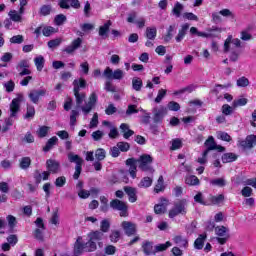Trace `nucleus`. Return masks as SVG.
<instances>
[{"mask_svg":"<svg viewBox=\"0 0 256 256\" xmlns=\"http://www.w3.org/2000/svg\"><path fill=\"white\" fill-rule=\"evenodd\" d=\"M23 94H18L16 98L10 103V115L8 118H5L4 123L8 127H13L15 119H17V114L21 111V103L24 101Z\"/></svg>","mask_w":256,"mask_h":256,"instance_id":"nucleus-1","label":"nucleus"},{"mask_svg":"<svg viewBox=\"0 0 256 256\" xmlns=\"http://www.w3.org/2000/svg\"><path fill=\"white\" fill-rule=\"evenodd\" d=\"M187 207H189V201L187 199L176 201L174 207L169 211L170 219L177 217V215H187Z\"/></svg>","mask_w":256,"mask_h":256,"instance_id":"nucleus-2","label":"nucleus"},{"mask_svg":"<svg viewBox=\"0 0 256 256\" xmlns=\"http://www.w3.org/2000/svg\"><path fill=\"white\" fill-rule=\"evenodd\" d=\"M136 161L141 171H144L145 173H151V175L155 173V169H153V166H151V164L153 163V157H151V155L144 154L140 156V158Z\"/></svg>","mask_w":256,"mask_h":256,"instance_id":"nucleus-3","label":"nucleus"},{"mask_svg":"<svg viewBox=\"0 0 256 256\" xmlns=\"http://www.w3.org/2000/svg\"><path fill=\"white\" fill-rule=\"evenodd\" d=\"M68 161H70V163H76L73 179H79L81 171H83V158L79 157L77 154L69 153Z\"/></svg>","mask_w":256,"mask_h":256,"instance_id":"nucleus-4","label":"nucleus"},{"mask_svg":"<svg viewBox=\"0 0 256 256\" xmlns=\"http://www.w3.org/2000/svg\"><path fill=\"white\" fill-rule=\"evenodd\" d=\"M110 207L114 211H120V217H129V206H127L126 202L114 199L110 202Z\"/></svg>","mask_w":256,"mask_h":256,"instance_id":"nucleus-5","label":"nucleus"},{"mask_svg":"<svg viewBox=\"0 0 256 256\" xmlns=\"http://www.w3.org/2000/svg\"><path fill=\"white\" fill-rule=\"evenodd\" d=\"M103 77H105V79H109V81L113 79L116 81H121V79L125 77V72H123L121 69H116L113 71V69L110 67H106L103 72Z\"/></svg>","mask_w":256,"mask_h":256,"instance_id":"nucleus-6","label":"nucleus"},{"mask_svg":"<svg viewBox=\"0 0 256 256\" xmlns=\"http://www.w3.org/2000/svg\"><path fill=\"white\" fill-rule=\"evenodd\" d=\"M205 145L207 149L203 152L204 157H207V155H209V152L214 151L215 149L219 151V153H223V151H225V147L219 146L217 145V143H215V138H213V136H210L206 140Z\"/></svg>","mask_w":256,"mask_h":256,"instance_id":"nucleus-7","label":"nucleus"},{"mask_svg":"<svg viewBox=\"0 0 256 256\" xmlns=\"http://www.w3.org/2000/svg\"><path fill=\"white\" fill-rule=\"evenodd\" d=\"M121 227L127 237H133L137 233V224L131 221H123Z\"/></svg>","mask_w":256,"mask_h":256,"instance_id":"nucleus-8","label":"nucleus"},{"mask_svg":"<svg viewBox=\"0 0 256 256\" xmlns=\"http://www.w3.org/2000/svg\"><path fill=\"white\" fill-rule=\"evenodd\" d=\"M60 9H81V2L79 0H60L58 3Z\"/></svg>","mask_w":256,"mask_h":256,"instance_id":"nucleus-9","label":"nucleus"},{"mask_svg":"<svg viewBox=\"0 0 256 256\" xmlns=\"http://www.w3.org/2000/svg\"><path fill=\"white\" fill-rule=\"evenodd\" d=\"M45 95H47V90H45V89H38V90L34 89V90L30 91V93L28 94V97L32 101V103L37 105V103H39L40 97H45Z\"/></svg>","mask_w":256,"mask_h":256,"instance_id":"nucleus-10","label":"nucleus"},{"mask_svg":"<svg viewBox=\"0 0 256 256\" xmlns=\"http://www.w3.org/2000/svg\"><path fill=\"white\" fill-rule=\"evenodd\" d=\"M81 45H83V38H76L64 49V52L68 55H73V53H75V51H77Z\"/></svg>","mask_w":256,"mask_h":256,"instance_id":"nucleus-11","label":"nucleus"},{"mask_svg":"<svg viewBox=\"0 0 256 256\" xmlns=\"http://www.w3.org/2000/svg\"><path fill=\"white\" fill-rule=\"evenodd\" d=\"M95 103H97V94L93 92L89 97L88 103H86L85 106H82L81 110L85 115H88V113H91L93 107H95Z\"/></svg>","mask_w":256,"mask_h":256,"instance_id":"nucleus-12","label":"nucleus"},{"mask_svg":"<svg viewBox=\"0 0 256 256\" xmlns=\"http://www.w3.org/2000/svg\"><path fill=\"white\" fill-rule=\"evenodd\" d=\"M46 169L48 173H53L54 175L59 173L61 169V164L57 160L48 159L46 161Z\"/></svg>","mask_w":256,"mask_h":256,"instance_id":"nucleus-13","label":"nucleus"},{"mask_svg":"<svg viewBox=\"0 0 256 256\" xmlns=\"http://www.w3.org/2000/svg\"><path fill=\"white\" fill-rule=\"evenodd\" d=\"M154 123H161L165 115H167V109L165 106H160L159 108H154Z\"/></svg>","mask_w":256,"mask_h":256,"instance_id":"nucleus-14","label":"nucleus"},{"mask_svg":"<svg viewBox=\"0 0 256 256\" xmlns=\"http://www.w3.org/2000/svg\"><path fill=\"white\" fill-rule=\"evenodd\" d=\"M239 145L242 149H253V146L256 145V136H247L245 140L239 141Z\"/></svg>","mask_w":256,"mask_h":256,"instance_id":"nucleus-15","label":"nucleus"},{"mask_svg":"<svg viewBox=\"0 0 256 256\" xmlns=\"http://www.w3.org/2000/svg\"><path fill=\"white\" fill-rule=\"evenodd\" d=\"M83 238L78 237L75 244H74V250H73V255L72 256H81L83 253H85L86 248L85 244H83L82 241Z\"/></svg>","mask_w":256,"mask_h":256,"instance_id":"nucleus-16","label":"nucleus"},{"mask_svg":"<svg viewBox=\"0 0 256 256\" xmlns=\"http://www.w3.org/2000/svg\"><path fill=\"white\" fill-rule=\"evenodd\" d=\"M137 163L138 162L135 158H129L126 160V165L130 167L129 173L132 179H135V177H137Z\"/></svg>","mask_w":256,"mask_h":256,"instance_id":"nucleus-17","label":"nucleus"},{"mask_svg":"<svg viewBox=\"0 0 256 256\" xmlns=\"http://www.w3.org/2000/svg\"><path fill=\"white\" fill-rule=\"evenodd\" d=\"M189 27H191V25H189V23H185L182 24L177 36L175 37L176 42L177 43H181L183 41V39H185V35H187V31H189Z\"/></svg>","mask_w":256,"mask_h":256,"instance_id":"nucleus-18","label":"nucleus"},{"mask_svg":"<svg viewBox=\"0 0 256 256\" xmlns=\"http://www.w3.org/2000/svg\"><path fill=\"white\" fill-rule=\"evenodd\" d=\"M73 92L76 99V107L77 109H81V107H83V102L85 101V99H87V94H85V92H79L77 90Z\"/></svg>","mask_w":256,"mask_h":256,"instance_id":"nucleus-19","label":"nucleus"},{"mask_svg":"<svg viewBox=\"0 0 256 256\" xmlns=\"http://www.w3.org/2000/svg\"><path fill=\"white\" fill-rule=\"evenodd\" d=\"M124 191L128 195L130 203H135V201H137V189L131 186H125Z\"/></svg>","mask_w":256,"mask_h":256,"instance_id":"nucleus-20","label":"nucleus"},{"mask_svg":"<svg viewBox=\"0 0 256 256\" xmlns=\"http://www.w3.org/2000/svg\"><path fill=\"white\" fill-rule=\"evenodd\" d=\"M235 45V47H241V40L239 38L233 39L231 36H229L224 43V52L228 53L229 51V45Z\"/></svg>","mask_w":256,"mask_h":256,"instance_id":"nucleus-21","label":"nucleus"},{"mask_svg":"<svg viewBox=\"0 0 256 256\" xmlns=\"http://www.w3.org/2000/svg\"><path fill=\"white\" fill-rule=\"evenodd\" d=\"M143 253L147 256L149 255H155V248H153V242L151 241H145L142 244Z\"/></svg>","mask_w":256,"mask_h":256,"instance_id":"nucleus-22","label":"nucleus"},{"mask_svg":"<svg viewBox=\"0 0 256 256\" xmlns=\"http://www.w3.org/2000/svg\"><path fill=\"white\" fill-rule=\"evenodd\" d=\"M173 241L176 245H178V247H183L184 249H187V247H189V240L181 235L175 236L173 238Z\"/></svg>","mask_w":256,"mask_h":256,"instance_id":"nucleus-23","label":"nucleus"},{"mask_svg":"<svg viewBox=\"0 0 256 256\" xmlns=\"http://www.w3.org/2000/svg\"><path fill=\"white\" fill-rule=\"evenodd\" d=\"M145 37L150 41H155V39L157 38V27L155 26L147 27L145 31Z\"/></svg>","mask_w":256,"mask_h":256,"instance_id":"nucleus-24","label":"nucleus"},{"mask_svg":"<svg viewBox=\"0 0 256 256\" xmlns=\"http://www.w3.org/2000/svg\"><path fill=\"white\" fill-rule=\"evenodd\" d=\"M73 87V91L77 90L81 92V89H85V87H87V81H85L83 78L75 79L73 81Z\"/></svg>","mask_w":256,"mask_h":256,"instance_id":"nucleus-25","label":"nucleus"},{"mask_svg":"<svg viewBox=\"0 0 256 256\" xmlns=\"http://www.w3.org/2000/svg\"><path fill=\"white\" fill-rule=\"evenodd\" d=\"M207 239V234H200L198 236V238L194 241V247L198 250L203 249L204 245H205V241Z\"/></svg>","mask_w":256,"mask_h":256,"instance_id":"nucleus-26","label":"nucleus"},{"mask_svg":"<svg viewBox=\"0 0 256 256\" xmlns=\"http://www.w3.org/2000/svg\"><path fill=\"white\" fill-rule=\"evenodd\" d=\"M57 141H59V138H57V136H53L52 138H50L47 141L46 145L43 147V151L45 153H49V151L52 150L55 145H57Z\"/></svg>","mask_w":256,"mask_h":256,"instance_id":"nucleus-27","label":"nucleus"},{"mask_svg":"<svg viewBox=\"0 0 256 256\" xmlns=\"http://www.w3.org/2000/svg\"><path fill=\"white\" fill-rule=\"evenodd\" d=\"M195 89H197V87L193 84H190L184 88H181L180 90H176L174 91L173 95H183L185 93H193V91H195Z\"/></svg>","mask_w":256,"mask_h":256,"instance_id":"nucleus-28","label":"nucleus"},{"mask_svg":"<svg viewBox=\"0 0 256 256\" xmlns=\"http://www.w3.org/2000/svg\"><path fill=\"white\" fill-rule=\"evenodd\" d=\"M112 22L111 20H108L104 25L99 27V36L100 37H107V33L109 31V28L111 27Z\"/></svg>","mask_w":256,"mask_h":256,"instance_id":"nucleus-29","label":"nucleus"},{"mask_svg":"<svg viewBox=\"0 0 256 256\" xmlns=\"http://www.w3.org/2000/svg\"><path fill=\"white\" fill-rule=\"evenodd\" d=\"M151 185H153V178L146 176L141 179L138 187L141 189H147L148 187H151Z\"/></svg>","mask_w":256,"mask_h":256,"instance_id":"nucleus-30","label":"nucleus"},{"mask_svg":"<svg viewBox=\"0 0 256 256\" xmlns=\"http://www.w3.org/2000/svg\"><path fill=\"white\" fill-rule=\"evenodd\" d=\"M84 247L86 249V253H93V251H97V242L89 238V241L84 244Z\"/></svg>","mask_w":256,"mask_h":256,"instance_id":"nucleus-31","label":"nucleus"},{"mask_svg":"<svg viewBox=\"0 0 256 256\" xmlns=\"http://www.w3.org/2000/svg\"><path fill=\"white\" fill-rule=\"evenodd\" d=\"M233 161H237V154L230 152L222 155L223 163H233Z\"/></svg>","mask_w":256,"mask_h":256,"instance_id":"nucleus-32","label":"nucleus"},{"mask_svg":"<svg viewBox=\"0 0 256 256\" xmlns=\"http://www.w3.org/2000/svg\"><path fill=\"white\" fill-rule=\"evenodd\" d=\"M173 245L171 242L167 241L164 244H158L154 246V255L157 253H161L163 251H167L168 247H171Z\"/></svg>","mask_w":256,"mask_h":256,"instance_id":"nucleus-33","label":"nucleus"},{"mask_svg":"<svg viewBox=\"0 0 256 256\" xmlns=\"http://www.w3.org/2000/svg\"><path fill=\"white\" fill-rule=\"evenodd\" d=\"M154 191L155 193H161V191H165V181L163 176H159Z\"/></svg>","mask_w":256,"mask_h":256,"instance_id":"nucleus-34","label":"nucleus"},{"mask_svg":"<svg viewBox=\"0 0 256 256\" xmlns=\"http://www.w3.org/2000/svg\"><path fill=\"white\" fill-rule=\"evenodd\" d=\"M49 129L51 128L48 126H40L36 131V135L39 137V139H43L49 134Z\"/></svg>","mask_w":256,"mask_h":256,"instance_id":"nucleus-35","label":"nucleus"},{"mask_svg":"<svg viewBox=\"0 0 256 256\" xmlns=\"http://www.w3.org/2000/svg\"><path fill=\"white\" fill-rule=\"evenodd\" d=\"M229 228L225 226H217L215 228V233L218 235V237H229Z\"/></svg>","mask_w":256,"mask_h":256,"instance_id":"nucleus-36","label":"nucleus"},{"mask_svg":"<svg viewBox=\"0 0 256 256\" xmlns=\"http://www.w3.org/2000/svg\"><path fill=\"white\" fill-rule=\"evenodd\" d=\"M175 29H177L176 24H172L168 27L167 33L164 36L165 43H169V41H171V39H173V31H175Z\"/></svg>","mask_w":256,"mask_h":256,"instance_id":"nucleus-37","label":"nucleus"},{"mask_svg":"<svg viewBox=\"0 0 256 256\" xmlns=\"http://www.w3.org/2000/svg\"><path fill=\"white\" fill-rule=\"evenodd\" d=\"M209 199L212 205H221L225 201V196L223 194L217 196L210 195Z\"/></svg>","mask_w":256,"mask_h":256,"instance_id":"nucleus-38","label":"nucleus"},{"mask_svg":"<svg viewBox=\"0 0 256 256\" xmlns=\"http://www.w3.org/2000/svg\"><path fill=\"white\" fill-rule=\"evenodd\" d=\"M143 87V80H141V78L139 77H134L132 79V88L134 89V91H141Z\"/></svg>","mask_w":256,"mask_h":256,"instance_id":"nucleus-39","label":"nucleus"},{"mask_svg":"<svg viewBox=\"0 0 256 256\" xmlns=\"http://www.w3.org/2000/svg\"><path fill=\"white\" fill-rule=\"evenodd\" d=\"M34 63L37 71H43V67H45V58L43 56H38L34 58Z\"/></svg>","mask_w":256,"mask_h":256,"instance_id":"nucleus-40","label":"nucleus"},{"mask_svg":"<svg viewBox=\"0 0 256 256\" xmlns=\"http://www.w3.org/2000/svg\"><path fill=\"white\" fill-rule=\"evenodd\" d=\"M88 237L91 241H101L103 239V232L101 231H94L88 234Z\"/></svg>","mask_w":256,"mask_h":256,"instance_id":"nucleus-41","label":"nucleus"},{"mask_svg":"<svg viewBox=\"0 0 256 256\" xmlns=\"http://www.w3.org/2000/svg\"><path fill=\"white\" fill-rule=\"evenodd\" d=\"M185 183L190 186L199 185V178L195 175L186 176Z\"/></svg>","mask_w":256,"mask_h":256,"instance_id":"nucleus-42","label":"nucleus"},{"mask_svg":"<svg viewBox=\"0 0 256 256\" xmlns=\"http://www.w3.org/2000/svg\"><path fill=\"white\" fill-rule=\"evenodd\" d=\"M109 239H110L111 243H117L119 241V239H121V231L112 230L109 235Z\"/></svg>","mask_w":256,"mask_h":256,"instance_id":"nucleus-43","label":"nucleus"},{"mask_svg":"<svg viewBox=\"0 0 256 256\" xmlns=\"http://www.w3.org/2000/svg\"><path fill=\"white\" fill-rule=\"evenodd\" d=\"M183 9V4H181L180 2H176L172 9V13L173 15H175V17H181V12L183 11Z\"/></svg>","mask_w":256,"mask_h":256,"instance_id":"nucleus-44","label":"nucleus"},{"mask_svg":"<svg viewBox=\"0 0 256 256\" xmlns=\"http://www.w3.org/2000/svg\"><path fill=\"white\" fill-rule=\"evenodd\" d=\"M8 15L11 21H14L15 23H21V21H23V18L21 17V15L17 13V11L15 10H11Z\"/></svg>","mask_w":256,"mask_h":256,"instance_id":"nucleus-45","label":"nucleus"},{"mask_svg":"<svg viewBox=\"0 0 256 256\" xmlns=\"http://www.w3.org/2000/svg\"><path fill=\"white\" fill-rule=\"evenodd\" d=\"M109 229H111V223L109 220L104 219L100 223V232L101 233H108Z\"/></svg>","mask_w":256,"mask_h":256,"instance_id":"nucleus-46","label":"nucleus"},{"mask_svg":"<svg viewBox=\"0 0 256 256\" xmlns=\"http://www.w3.org/2000/svg\"><path fill=\"white\" fill-rule=\"evenodd\" d=\"M66 21H67V16H65V14H58L54 18V23L58 27H61V25H63V23H65Z\"/></svg>","mask_w":256,"mask_h":256,"instance_id":"nucleus-47","label":"nucleus"},{"mask_svg":"<svg viewBox=\"0 0 256 256\" xmlns=\"http://www.w3.org/2000/svg\"><path fill=\"white\" fill-rule=\"evenodd\" d=\"M248 101L249 100L247 98H239L233 101L232 107L234 109H237V107H244V105H247Z\"/></svg>","mask_w":256,"mask_h":256,"instance_id":"nucleus-48","label":"nucleus"},{"mask_svg":"<svg viewBox=\"0 0 256 256\" xmlns=\"http://www.w3.org/2000/svg\"><path fill=\"white\" fill-rule=\"evenodd\" d=\"M35 117V107L32 105H27L26 114L24 115V119H33Z\"/></svg>","mask_w":256,"mask_h":256,"instance_id":"nucleus-49","label":"nucleus"},{"mask_svg":"<svg viewBox=\"0 0 256 256\" xmlns=\"http://www.w3.org/2000/svg\"><path fill=\"white\" fill-rule=\"evenodd\" d=\"M234 109L235 108H233V106H230L229 104H224L221 108L222 115H224V116L233 115Z\"/></svg>","mask_w":256,"mask_h":256,"instance_id":"nucleus-50","label":"nucleus"},{"mask_svg":"<svg viewBox=\"0 0 256 256\" xmlns=\"http://www.w3.org/2000/svg\"><path fill=\"white\" fill-rule=\"evenodd\" d=\"M106 155H107V152L103 148H98L95 151V157H96L97 161H103L105 159Z\"/></svg>","mask_w":256,"mask_h":256,"instance_id":"nucleus-51","label":"nucleus"},{"mask_svg":"<svg viewBox=\"0 0 256 256\" xmlns=\"http://www.w3.org/2000/svg\"><path fill=\"white\" fill-rule=\"evenodd\" d=\"M237 87H249V79L245 76H242L236 81Z\"/></svg>","mask_w":256,"mask_h":256,"instance_id":"nucleus-52","label":"nucleus"},{"mask_svg":"<svg viewBox=\"0 0 256 256\" xmlns=\"http://www.w3.org/2000/svg\"><path fill=\"white\" fill-rule=\"evenodd\" d=\"M31 167V158L23 157L20 160V169H29Z\"/></svg>","mask_w":256,"mask_h":256,"instance_id":"nucleus-53","label":"nucleus"},{"mask_svg":"<svg viewBox=\"0 0 256 256\" xmlns=\"http://www.w3.org/2000/svg\"><path fill=\"white\" fill-rule=\"evenodd\" d=\"M55 33V28L53 26H44L42 28V34L44 37H51Z\"/></svg>","mask_w":256,"mask_h":256,"instance_id":"nucleus-54","label":"nucleus"},{"mask_svg":"<svg viewBox=\"0 0 256 256\" xmlns=\"http://www.w3.org/2000/svg\"><path fill=\"white\" fill-rule=\"evenodd\" d=\"M62 42L63 40L61 38H56L48 41L47 45L49 49H55V47H59V45H61Z\"/></svg>","mask_w":256,"mask_h":256,"instance_id":"nucleus-55","label":"nucleus"},{"mask_svg":"<svg viewBox=\"0 0 256 256\" xmlns=\"http://www.w3.org/2000/svg\"><path fill=\"white\" fill-rule=\"evenodd\" d=\"M6 221L8 222V227H10V229H15V226L17 225V218L15 216L8 215Z\"/></svg>","mask_w":256,"mask_h":256,"instance_id":"nucleus-56","label":"nucleus"},{"mask_svg":"<svg viewBox=\"0 0 256 256\" xmlns=\"http://www.w3.org/2000/svg\"><path fill=\"white\" fill-rule=\"evenodd\" d=\"M117 147L122 153H127L131 149V145L127 142H118Z\"/></svg>","mask_w":256,"mask_h":256,"instance_id":"nucleus-57","label":"nucleus"},{"mask_svg":"<svg viewBox=\"0 0 256 256\" xmlns=\"http://www.w3.org/2000/svg\"><path fill=\"white\" fill-rule=\"evenodd\" d=\"M194 201L196 203H200V205H211V203L205 202V200L203 199V193H201V192H198L194 196Z\"/></svg>","mask_w":256,"mask_h":256,"instance_id":"nucleus-58","label":"nucleus"},{"mask_svg":"<svg viewBox=\"0 0 256 256\" xmlns=\"http://www.w3.org/2000/svg\"><path fill=\"white\" fill-rule=\"evenodd\" d=\"M23 41H25V38L23 37V35H16L10 38V43H13L15 45H21Z\"/></svg>","mask_w":256,"mask_h":256,"instance_id":"nucleus-59","label":"nucleus"},{"mask_svg":"<svg viewBox=\"0 0 256 256\" xmlns=\"http://www.w3.org/2000/svg\"><path fill=\"white\" fill-rule=\"evenodd\" d=\"M40 15H43V17H47V15H51V5L41 6Z\"/></svg>","mask_w":256,"mask_h":256,"instance_id":"nucleus-60","label":"nucleus"},{"mask_svg":"<svg viewBox=\"0 0 256 256\" xmlns=\"http://www.w3.org/2000/svg\"><path fill=\"white\" fill-rule=\"evenodd\" d=\"M29 67H30V64H29L28 60H21L17 64L16 69H17V71H22V69H29Z\"/></svg>","mask_w":256,"mask_h":256,"instance_id":"nucleus-61","label":"nucleus"},{"mask_svg":"<svg viewBox=\"0 0 256 256\" xmlns=\"http://www.w3.org/2000/svg\"><path fill=\"white\" fill-rule=\"evenodd\" d=\"M23 143H35V136L31 132H27L22 139Z\"/></svg>","mask_w":256,"mask_h":256,"instance_id":"nucleus-62","label":"nucleus"},{"mask_svg":"<svg viewBox=\"0 0 256 256\" xmlns=\"http://www.w3.org/2000/svg\"><path fill=\"white\" fill-rule=\"evenodd\" d=\"M168 109L169 111H179V109H181V105L175 101H170L168 103Z\"/></svg>","mask_w":256,"mask_h":256,"instance_id":"nucleus-63","label":"nucleus"},{"mask_svg":"<svg viewBox=\"0 0 256 256\" xmlns=\"http://www.w3.org/2000/svg\"><path fill=\"white\" fill-rule=\"evenodd\" d=\"M137 19V12L136 11H131L130 13H128V17H127V22L128 23H136Z\"/></svg>","mask_w":256,"mask_h":256,"instance_id":"nucleus-64","label":"nucleus"}]
</instances>
